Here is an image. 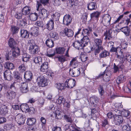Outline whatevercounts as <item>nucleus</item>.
I'll return each instance as SVG.
<instances>
[{"instance_id": "nucleus-1", "label": "nucleus", "mask_w": 131, "mask_h": 131, "mask_svg": "<svg viewBox=\"0 0 131 131\" xmlns=\"http://www.w3.org/2000/svg\"><path fill=\"white\" fill-rule=\"evenodd\" d=\"M8 44L12 49L8 52L6 57L7 60H13L15 58H16L20 55V49L18 47L16 48L18 44L17 41L12 38L9 39Z\"/></svg>"}, {"instance_id": "nucleus-2", "label": "nucleus", "mask_w": 131, "mask_h": 131, "mask_svg": "<svg viewBox=\"0 0 131 131\" xmlns=\"http://www.w3.org/2000/svg\"><path fill=\"white\" fill-rule=\"evenodd\" d=\"M90 41L89 37L88 36H85L81 39L80 41L79 40L75 41L73 43L72 45L76 49L79 50V48L82 49L87 45Z\"/></svg>"}, {"instance_id": "nucleus-3", "label": "nucleus", "mask_w": 131, "mask_h": 131, "mask_svg": "<svg viewBox=\"0 0 131 131\" xmlns=\"http://www.w3.org/2000/svg\"><path fill=\"white\" fill-rule=\"evenodd\" d=\"M29 52L31 54H38L39 51L38 47L35 43L34 41L31 40L28 41Z\"/></svg>"}, {"instance_id": "nucleus-4", "label": "nucleus", "mask_w": 131, "mask_h": 131, "mask_svg": "<svg viewBox=\"0 0 131 131\" xmlns=\"http://www.w3.org/2000/svg\"><path fill=\"white\" fill-rule=\"evenodd\" d=\"M37 82L39 86L44 87L47 85V79L43 76H40L37 79Z\"/></svg>"}, {"instance_id": "nucleus-5", "label": "nucleus", "mask_w": 131, "mask_h": 131, "mask_svg": "<svg viewBox=\"0 0 131 131\" xmlns=\"http://www.w3.org/2000/svg\"><path fill=\"white\" fill-rule=\"evenodd\" d=\"M15 119L19 124L21 125L24 123L26 118L24 115L21 113H19L16 116Z\"/></svg>"}, {"instance_id": "nucleus-6", "label": "nucleus", "mask_w": 131, "mask_h": 131, "mask_svg": "<svg viewBox=\"0 0 131 131\" xmlns=\"http://www.w3.org/2000/svg\"><path fill=\"white\" fill-rule=\"evenodd\" d=\"M75 82L74 79H67L65 81L66 87L72 88L75 86Z\"/></svg>"}, {"instance_id": "nucleus-7", "label": "nucleus", "mask_w": 131, "mask_h": 131, "mask_svg": "<svg viewBox=\"0 0 131 131\" xmlns=\"http://www.w3.org/2000/svg\"><path fill=\"white\" fill-rule=\"evenodd\" d=\"M38 15L40 18H43V20H46L48 18V14L46 10L42 8L38 12Z\"/></svg>"}, {"instance_id": "nucleus-8", "label": "nucleus", "mask_w": 131, "mask_h": 131, "mask_svg": "<svg viewBox=\"0 0 131 131\" xmlns=\"http://www.w3.org/2000/svg\"><path fill=\"white\" fill-rule=\"evenodd\" d=\"M115 116H114V123L116 125H120L123 122V118L122 116L118 115V114H115Z\"/></svg>"}, {"instance_id": "nucleus-9", "label": "nucleus", "mask_w": 131, "mask_h": 131, "mask_svg": "<svg viewBox=\"0 0 131 131\" xmlns=\"http://www.w3.org/2000/svg\"><path fill=\"white\" fill-rule=\"evenodd\" d=\"M120 30L124 34L126 37H128L131 34V26L129 27L126 26L122 27Z\"/></svg>"}, {"instance_id": "nucleus-10", "label": "nucleus", "mask_w": 131, "mask_h": 131, "mask_svg": "<svg viewBox=\"0 0 131 131\" xmlns=\"http://www.w3.org/2000/svg\"><path fill=\"white\" fill-rule=\"evenodd\" d=\"M79 68H74L73 69H70L69 70L70 75L73 77H77L80 73Z\"/></svg>"}, {"instance_id": "nucleus-11", "label": "nucleus", "mask_w": 131, "mask_h": 131, "mask_svg": "<svg viewBox=\"0 0 131 131\" xmlns=\"http://www.w3.org/2000/svg\"><path fill=\"white\" fill-rule=\"evenodd\" d=\"M72 20L71 17L70 15H66L63 18V24L68 26L71 24Z\"/></svg>"}, {"instance_id": "nucleus-12", "label": "nucleus", "mask_w": 131, "mask_h": 131, "mask_svg": "<svg viewBox=\"0 0 131 131\" xmlns=\"http://www.w3.org/2000/svg\"><path fill=\"white\" fill-rule=\"evenodd\" d=\"M4 76L6 80L10 81L13 78L11 71L10 70H6L3 73Z\"/></svg>"}, {"instance_id": "nucleus-13", "label": "nucleus", "mask_w": 131, "mask_h": 131, "mask_svg": "<svg viewBox=\"0 0 131 131\" xmlns=\"http://www.w3.org/2000/svg\"><path fill=\"white\" fill-rule=\"evenodd\" d=\"M111 19V17L109 15L104 17L102 20L103 24L105 26H109L110 24Z\"/></svg>"}, {"instance_id": "nucleus-14", "label": "nucleus", "mask_w": 131, "mask_h": 131, "mask_svg": "<svg viewBox=\"0 0 131 131\" xmlns=\"http://www.w3.org/2000/svg\"><path fill=\"white\" fill-rule=\"evenodd\" d=\"M6 95L8 99L11 100L15 98L16 96V93L14 91H10L6 93Z\"/></svg>"}, {"instance_id": "nucleus-15", "label": "nucleus", "mask_w": 131, "mask_h": 131, "mask_svg": "<svg viewBox=\"0 0 131 131\" xmlns=\"http://www.w3.org/2000/svg\"><path fill=\"white\" fill-rule=\"evenodd\" d=\"M24 78L27 82L30 81L32 79V74L30 71H27L25 72L24 74Z\"/></svg>"}, {"instance_id": "nucleus-16", "label": "nucleus", "mask_w": 131, "mask_h": 131, "mask_svg": "<svg viewBox=\"0 0 131 131\" xmlns=\"http://www.w3.org/2000/svg\"><path fill=\"white\" fill-rule=\"evenodd\" d=\"M39 28L38 27L34 26L31 28L30 30V34L35 37L37 36L38 34Z\"/></svg>"}, {"instance_id": "nucleus-17", "label": "nucleus", "mask_w": 131, "mask_h": 131, "mask_svg": "<svg viewBox=\"0 0 131 131\" xmlns=\"http://www.w3.org/2000/svg\"><path fill=\"white\" fill-rule=\"evenodd\" d=\"M63 34L68 37H71L73 35L74 32L72 30L65 28L63 30Z\"/></svg>"}, {"instance_id": "nucleus-18", "label": "nucleus", "mask_w": 131, "mask_h": 131, "mask_svg": "<svg viewBox=\"0 0 131 131\" xmlns=\"http://www.w3.org/2000/svg\"><path fill=\"white\" fill-rule=\"evenodd\" d=\"M92 31V27L89 26L86 28L83 29L82 34L84 36V37L85 36H89Z\"/></svg>"}, {"instance_id": "nucleus-19", "label": "nucleus", "mask_w": 131, "mask_h": 131, "mask_svg": "<svg viewBox=\"0 0 131 131\" xmlns=\"http://www.w3.org/2000/svg\"><path fill=\"white\" fill-rule=\"evenodd\" d=\"M20 88L21 92L23 93H27L28 91L27 83V82H23Z\"/></svg>"}, {"instance_id": "nucleus-20", "label": "nucleus", "mask_w": 131, "mask_h": 131, "mask_svg": "<svg viewBox=\"0 0 131 131\" xmlns=\"http://www.w3.org/2000/svg\"><path fill=\"white\" fill-rule=\"evenodd\" d=\"M97 6V4L96 3L91 2L88 4L87 7L88 10H95Z\"/></svg>"}, {"instance_id": "nucleus-21", "label": "nucleus", "mask_w": 131, "mask_h": 131, "mask_svg": "<svg viewBox=\"0 0 131 131\" xmlns=\"http://www.w3.org/2000/svg\"><path fill=\"white\" fill-rule=\"evenodd\" d=\"M21 36L24 38H27L29 37V32L24 29H21L20 30Z\"/></svg>"}, {"instance_id": "nucleus-22", "label": "nucleus", "mask_w": 131, "mask_h": 131, "mask_svg": "<svg viewBox=\"0 0 131 131\" xmlns=\"http://www.w3.org/2000/svg\"><path fill=\"white\" fill-rule=\"evenodd\" d=\"M48 64L47 62H44L42 63L40 67V71L43 72H46L48 71Z\"/></svg>"}, {"instance_id": "nucleus-23", "label": "nucleus", "mask_w": 131, "mask_h": 131, "mask_svg": "<svg viewBox=\"0 0 131 131\" xmlns=\"http://www.w3.org/2000/svg\"><path fill=\"white\" fill-rule=\"evenodd\" d=\"M90 102L91 104L93 105V106L96 107L97 104L99 102V99L96 96H93L90 98Z\"/></svg>"}, {"instance_id": "nucleus-24", "label": "nucleus", "mask_w": 131, "mask_h": 131, "mask_svg": "<svg viewBox=\"0 0 131 131\" xmlns=\"http://www.w3.org/2000/svg\"><path fill=\"white\" fill-rule=\"evenodd\" d=\"M46 28L49 30H51L54 28V22L53 20L52 19L48 21L46 25Z\"/></svg>"}, {"instance_id": "nucleus-25", "label": "nucleus", "mask_w": 131, "mask_h": 131, "mask_svg": "<svg viewBox=\"0 0 131 131\" xmlns=\"http://www.w3.org/2000/svg\"><path fill=\"white\" fill-rule=\"evenodd\" d=\"M123 131H131V121L128 122L127 124L124 125L122 127Z\"/></svg>"}, {"instance_id": "nucleus-26", "label": "nucleus", "mask_w": 131, "mask_h": 131, "mask_svg": "<svg viewBox=\"0 0 131 131\" xmlns=\"http://www.w3.org/2000/svg\"><path fill=\"white\" fill-rule=\"evenodd\" d=\"M100 14V12L97 11L93 12L90 14L91 18L92 19L97 20Z\"/></svg>"}, {"instance_id": "nucleus-27", "label": "nucleus", "mask_w": 131, "mask_h": 131, "mask_svg": "<svg viewBox=\"0 0 131 131\" xmlns=\"http://www.w3.org/2000/svg\"><path fill=\"white\" fill-rule=\"evenodd\" d=\"M55 86L58 89L61 91L64 89L66 87L65 82L64 84L61 83H56Z\"/></svg>"}, {"instance_id": "nucleus-28", "label": "nucleus", "mask_w": 131, "mask_h": 131, "mask_svg": "<svg viewBox=\"0 0 131 131\" xmlns=\"http://www.w3.org/2000/svg\"><path fill=\"white\" fill-rule=\"evenodd\" d=\"M112 30H107L104 33V35L105 36V39L110 40L112 38Z\"/></svg>"}, {"instance_id": "nucleus-29", "label": "nucleus", "mask_w": 131, "mask_h": 131, "mask_svg": "<svg viewBox=\"0 0 131 131\" xmlns=\"http://www.w3.org/2000/svg\"><path fill=\"white\" fill-rule=\"evenodd\" d=\"M19 28L16 26L12 25L10 27V30L12 34L14 35L18 33Z\"/></svg>"}, {"instance_id": "nucleus-30", "label": "nucleus", "mask_w": 131, "mask_h": 131, "mask_svg": "<svg viewBox=\"0 0 131 131\" xmlns=\"http://www.w3.org/2000/svg\"><path fill=\"white\" fill-rule=\"evenodd\" d=\"M30 8L27 6L24 7L22 9V14L24 15H27L29 14L30 11Z\"/></svg>"}, {"instance_id": "nucleus-31", "label": "nucleus", "mask_w": 131, "mask_h": 131, "mask_svg": "<svg viewBox=\"0 0 131 131\" xmlns=\"http://www.w3.org/2000/svg\"><path fill=\"white\" fill-rule=\"evenodd\" d=\"M101 125L102 127L107 128L108 125L109 124L107 119L103 118L101 121Z\"/></svg>"}, {"instance_id": "nucleus-32", "label": "nucleus", "mask_w": 131, "mask_h": 131, "mask_svg": "<svg viewBox=\"0 0 131 131\" xmlns=\"http://www.w3.org/2000/svg\"><path fill=\"white\" fill-rule=\"evenodd\" d=\"M38 16V14L36 13H31L29 15L30 20L32 21H34L37 20Z\"/></svg>"}, {"instance_id": "nucleus-33", "label": "nucleus", "mask_w": 131, "mask_h": 131, "mask_svg": "<svg viewBox=\"0 0 131 131\" xmlns=\"http://www.w3.org/2000/svg\"><path fill=\"white\" fill-rule=\"evenodd\" d=\"M4 67L6 69L11 70L13 69L14 68V64L8 62H7L5 63Z\"/></svg>"}, {"instance_id": "nucleus-34", "label": "nucleus", "mask_w": 131, "mask_h": 131, "mask_svg": "<svg viewBox=\"0 0 131 131\" xmlns=\"http://www.w3.org/2000/svg\"><path fill=\"white\" fill-rule=\"evenodd\" d=\"M15 125L12 123L5 124L4 126V128L6 130H10L14 127Z\"/></svg>"}, {"instance_id": "nucleus-35", "label": "nucleus", "mask_w": 131, "mask_h": 131, "mask_svg": "<svg viewBox=\"0 0 131 131\" xmlns=\"http://www.w3.org/2000/svg\"><path fill=\"white\" fill-rule=\"evenodd\" d=\"M36 122V119L33 118H29L27 119V123L29 125H32L34 124Z\"/></svg>"}, {"instance_id": "nucleus-36", "label": "nucleus", "mask_w": 131, "mask_h": 131, "mask_svg": "<svg viewBox=\"0 0 131 131\" xmlns=\"http://www.w3.org/2000/svg\"><path fill=\"white\" fill-rule=\"evenodd\" d=\"M50 37L54 38L55 40H57L59 38V36L58 33L56 32L51 31L50 33Z\"/></svg>"}, {"instance_id": "nucleus-37", "label": "nucleus", "mask_w": 131, "mask_h": 131, "mask_svg": "<svg viewBox=\"0 0 131 131\" xmlns=\"http://www.w3.org/2000/svg\"><path fill=\"white\" fill-rule=\"evenodd\" d=\"M0 111L1 113L4 115L6 114L8 112V109L7 106L4 105L2 106L1 107Z\"/></svg>"}, {"instance_id": "nucleus-38", "label": "nucleus", "mask_w": 131, "mask_h": 131, "mask_svg": "<svg viewBox=\"0 0 131 131\" xmlns=\"http://www.w3.org/2000/svg\"><path fill=\"white\" fill-rule=\"evenodd\" d=\"M46 44L49 48H52L54 46L53 41L49 39H48L46 40Z\"/></svg>"}, {"instance_id": "nucleus-39", "label": "nucleus", "mask_w": 131, "mask_h": 131, "mask_svg": "<svg viewBox=\"0 0 131 131\" xmlns=\"http://www.w3.org/2000/svg\"><path fill=\"white\" fill-rule=\"evenodd\" d=\"M56 50L57 54H63L65 51V49L63 47H59L56 48Z\"/></svg>"}, {"instance_id": "nucleus-40", "label": "nucleus", "mask_w": 131, "mask_h": 131, "mask_svg": "<svg viewBox=\"0 0 131 131\" xmlns=\"http://www.w3.org/2000/svg\"><path fill=\"white\" fill-rule=\"evenodd\" d=\"M125 77L123 75H120L117 78L116 82L118 84L125 81Z\"/></svg>"}, {"instance_id": "nucleus-41", "label": "nucleus", "mask_w": 131, "mask_h": 131, "mask_svg": "<svg viewBox=\"0 0 131 131\" xmlns=\"http://www.w3.org/2000/svg\"><path fill=\"white\" fill-rule=\"evenodd\" d=\"M121 113L123 116L127 117L130 115V112L127 110L124 109L121 111Z\"/></svg>"}, {"instance_id": "nucleus-42", "label": "nucleus", "mask_w": 131, "mask_h": 131, "mask_svg": "<svg viewBox=\"0 0 131 131\" xmlns=\"http://www.w3.org/2000/svg\"><path fill=\"white\" fill-rule=\"evenodd\" d=\"M57 58H58V61L60 62L61 63H63L65 61L67 60L68 58L63 55L59 56Z\"/></svg>"}, {"instance_id": "nucleus-43", "label": "nucleus", "mask_w": 131, "mask_h": 131, "mask_svg": "<svg viewBox=\"0 0 131 131\" xmlns=\"http://www.w3.org/2000/svg\"><path fill=\"white\" fill-rule=\"evenodd\" d=\"M123 23H124L126 26H127L129 23H131L130 18H128L126 16L125 17L124 20H123L122 22H120V23L121 24Z\"/></svg>"}, {"instance_id": "nucleus-44", "label": "nucleus", "mask_w": 131, "mask_h": 131, "mask_svg": "<svg viewBox=\"0 0 131 131\" xmlns=\"http://www.w3.org/2000/svg\"><path fill=\"white\" fill-rule=\"evenodd\" d=\"M94 42L96 46H102V40L99 38H96L94 39Z\"/></svg>"}, {"instance_id": "nucleus-45", "label": "nucleus", "mask_w": 131, "mask_h": 131, "mask_svg": "<svg viewBox=\"0 0 131 131\" xmlns=\"http://www.w3.org/2000/svg\"><path fill=\"white\" fill-rule=\"evenodd\" d=\"M122 49H121V47H117L115 48L114 47H112L111 48L110 50V52H115L116 54V52H119Z\"/></svg>"}, {"instance_id": "nucleus-46", "label": "nucleus", "mask_w": 131, "mask_h": 131, "mask_svg": "<svg viewBox=\"0 0 131 131\" xmlns=\"http://www.w3.org/2000/svg\"><path fill=\"white\" fill-rule=\"evenodd\" d=\"M110 52L104 50L100 54V57L102 58L105 57L110 55Z\"/></svg>"}, {"instance_id": "nucleus-47", "label": "nucleus", "mask_w": 131, "mask_h": 131, "mask_svg": "<svg viewBox=\"0 0 131 131\" xmlns=\"http://www.w3.org/2000/svg\"><path fill=\"white\" fill-rule=\"evenodd\" d=\"M96 47L94 49V54L96 55L97 54L99 53L101 50L103 49L102 46H96Z\"/></svg>"}, {"instance_id": "nucleus-48", "label": "nucleus", "mask_w": 131, "mask_h": 131, "mask_svg": "<svg viewBox=\"0 0 131 131\" xmlns=\"http://www.w3.org/2000/svg\"><path fill=\"white\" fill-rule=\"evenodd\" d=\"M18 69L20 72H24L26 69L25 65L24 64H22L20 65L18 67Z\"/></svg>"}, {"instance_id": "nucleus-49", "label": "nucleus", "mask_w": 131, "mask_h": 131, "mask_svg": "<svg viewBox=\"0 0 131 131\" xmlns=\"http://www.w3.org/2000/svg\"><path fill=\"white\" fill-rule=\"evenodd\" d=\"M29 107L28 105L26 104H22L20 106V108L21 110L27 112H28L29 111L28 110L29 109Z\"/></svg>"}, {"instance_id": "nucleus-50", "label": "nucleus", "mask_w": 131, "mask_h": 131, "mask_svg": "<svg viewBox=\"0 0 131 131\" xmlns=\"http://www.w3.org/2000/svg\"><path fill=\"white\" fill-rule=\"evenodd\" d=\"M65 102V100L64 97L62 96H60L58 99L56 101L57 103L58 102L59 104H60L62 103L64 104Z\"/></svg>"}, {"instance_id": "nucleus-51", "label": "nucleus", "mask_w": 131, "mask_h": 131, "mask_svg": "<svg viewBox=\"0 0 131 131\" xmlns=\"http://www.w3.org/2000/svg\"><path fill=\"white\" fill-rule=\"evenodd\" d=\"M97 112L95 108H92L91 109V118L93 120L96 119V115L95 114Z\"/></svg>"}, {"instance_id": "nucleus-52", "label": "nucleus", "mask_w": 131, "mask_h": 131, "mask_svg": "<svg viewBox=\"0 0 131 131\" xmlns=\"http://www.w3.org/2000/svg\"><path fill=\"white\" fill-rule=\"evenodd\" d=\"M116 55L117 56V58H121V59H125L124 56L123 55V51L122 49L119 52H116Z\"/></svg>"}, {"instance_id": "nucleus-53", "label": "nucleus", "mask_w": 131, "mask_h": 131, "mask_svg": "<svg viewBox=\"0 0 131 131\" xmlns=\"http://www.w3.org/2000/svg\"><path fill=\"white\" fill-rule=\"evenodd\" d=\"M14 78H15V83L16 82H20L22 78L21 76L19 75L15 74L14 75Z\"/></svg>"}, {"instance_id": "nucleus-54", "label": "nucleus", "mask_w": 131, "mask_h": 131, "mask_svg": "<svg viewBox=\"0 0 131 131\" xmlns=\"http://www.w3.org/2000/svg\"><path fill=\"white\" fill-rule=\"evenodd\" d=\"M107 69V68L106 69ZM106 69L103 72H101L98 76L95 77V79H101L103 78V77L105 74L106 73Z\"/></svg>"}, {"instance_id": "nucleus-55", "label": "nucleus", "mask_w": 131, "mask_h": 131, "mask_svg": "<svg viewBox=\"0 0 131 131\" xmlns=\"http://www.w3.org/2000/svg\"><path fill=\"white\" fill-rule=\"evenodd\" d=\"M64 118L67 122L70 123H72L73 121V120L69 116L67 115H64Z\"/></svg>"}, {"instance_id": "nucleus-56", "label": "nucleus", "mask_w": 131, "mask_h": 131, "mask_svg": "<svg viewBox=\"0 0 131 131\" xmlns=\"http://www.w3.org/2000/svg\"><path fill=\"white\" fill-rule=\"evenodd\" d=\"M60 14L58 13H55L53 15V18L55 21H57L59 20L60 16Z\"/></svg>"}, {"instance_id": "nucleus-57", "label": "nucleus", "mask_w": 131, "mask_h": 131, "mask_svg": "<svg viewBox=\"0 0 131 131\" xmlns=\"http://www.w3.org/2000/svg\"><path fill=\"white\" fill-rule=\"evenodd\" d=\"M99 92L100 95L102 96L104 93V91L103 87V86L100 85L98 88Z\"/></svg>"}, {"instance_id": "nucleus-58", "label": "nucleus", "mask_w": 131, "mask_h": 131, "mask_svg": "<svg viewBox=\"0 0 131 131\" xmlns=\"http://www.w3.org/2000/svg\"><path fill=\"white\" fill-rule=\"evenodd\" d=\"M42 58L39 57H35L34 59V62L36 63H39L40 64V62H41Z\"/></svg>"}, {"instance_id": "nucleus-59", "label": "nucleus", "mask_w": 131, "mask_h": 131, "mask_svg": "<svg viewBox=\"0 0 131 131\" xmlns=\"http://www.w3.org/2000/svg\"><path fill=\"white\" fill-rule=\"evenodd\" d=\"M128 45V43L126 42H123L121 43V49L122 50V51H123L124 50H126Z\"/></svg>"}, {"instance_id": "nucleus-60", "label": "nucleus", "mask_w": 131, "mask_h": 131, "mask_svg": "<svg viewBox=\"0 0 131 131\" xmlns=\"http://www.w3.org/2000/svg\"><path fill=\"white\" fill-rule=\"evenodd\" d=\"M119 68H122L121 66L119 65H116L114 63V73H116L118 71Z\"/></svg>"}, {"instance_id": "nucleus-61", "label": "nucleus", "mask_w": 131, "mask_h": 131, "mask_svg": "<svg viewBox=\"0 0 131 131\" xmlns=\"http://www.w3.org/2000/svg\"><path fill=\"white\" fill-rule=\"evenodd\" d=\"M111 75H108L107 73L106 74L104 78H103V81L106 82H109L111 79Z\"/></svg>"}, {"instance_id": "nucleus-62", "label": "nucleus", "mask_w": 131, "mask_h": 131, "mask_svg": "<svg viewBox=\"0 0 131 131\" xmlns=\"http://www.w3.org/2000/svg\"><path fill=\"white\" fill-rule=\"evenodd\" d=\"M22 13L18 12H16L14 15L15 17L17 19H20L22 17Z\"/></svg>"}, {"instance_id": "nucleus-63", "label": "nucleus", "mask_w": 131, "mask_h": 131, "mask_svg": "<svg viewBox=\"0 0 131 131\" xmlns=\"http://www.w3.org/2000/svg\"><path fill=\"white\" fill-rule=\"evenodd\" d=\"M76 59L75 58H73L70 62V65L74 67V68H75V67L77 66V63L76 62Z\"/></svg>"}, {"instance_id": "nucleus-64", "label": "nucleus", "mask_w": 131, "mask_h": 131, "mask_svg": "<svg viewBox=\"0 0 131 131\" xmlns=\"http://www.w3.org/2000/svg\"><path fill=\"white\" fill-rule=\"evenodd\" d=\"M20 24L21 26H24L27 25V18L25 17L23 19L21 20H20Z\"/></svg>"}]
</instances>
